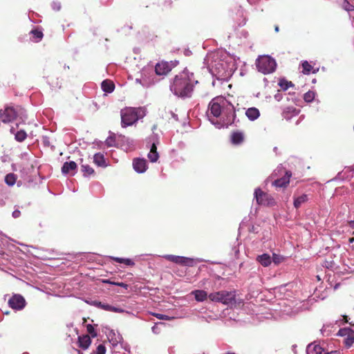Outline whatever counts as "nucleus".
<instances>
[{"instance_id": "1", "label": "nucleus", "mask_w": 354, "mask_h": 354, "mask_svg": "<svg viewBox=\"0 0 354 354\" xmlns=\"http://www.w3.org/2000/svg\"><path fill=\"white\" fill-rule=\"evenodd\" d=\"M207 115L211 123L218 129L232 124L236 117L233 104L223 97L214 98L210 102Z\"/></svg>"}, {"instance_id": "2", "label": "nucleus", "mask_w": 354, "mask_h": 354, "mask_svg": "<svg viewBox=\"0 0 354 354\" xmlns=\"http://www.w3.org/2000/svg\"><path fill=\"white\" fill-rule=\"evenodd\" d=\"M198 83L194 74L185 69L176 75L170 84L171 91L176 96L181 98L192 97L194 87Z\"/></svg>"}, {"instance_id": "3", "label": "nucleus", "mask_w": 354, "mask_h": 354, "mask_svg": "<svg viewBox=\"0 0 354 354\" xmlns=\"http://www.w3.org/2000/svg\"><path fill=\"white\" fill-rule=\"evenodd\" d=\"M236 69L234 59L230 56H225L223 59H215L209 67V72L218 81L227 82Z\"/></svg>"}, {"instance_id": "4", "label": "nucleus", "mask_w": 354, "mask_h": 354, "mask_svg": "<svg viewBox=\"0 0 354 354\" xmlns=\"http://www.w3.org/2000/svg\"><path fill=\"white\" fill-rule=\"evenodd\" d=\"M120 115L121 125L122 127H127L133 125L139 119L144 118L146 115V110L143 107H127L121 110Z\"/></svg>"}, {"instance_id": "5", "label": "nucleus", "mask_w": 354, "mask_h": 354, "mask_svg": "<svg viewBox=\"0 0 354 354\" xmlns=\"http://www.w3.org/2000/svg\"><path fill=\"white\" fill-rule=\"evenodd\" d=\"M0 118L4 123L11 122L15 120L19 123H24L27 119L26 111L20 106H7L0 111Z\"/></svg>"}, {"instance_id": "6", "label": "nucleus", "mask_w": 354, "mask_h": 354, "mask_svg": "<svg viewBox=\"0 0 354 354\" xmlns=\"http://www.w3.org/2000/svg\"><path fill=\"white\" fill-rule=\"evenodd\" d=\"M209 299L212 301L220 302L228 306H233L236 304V292L234 290L212 292L209 295Z\"/></svg>"}, {"instance_id": "7", "label": "nucleus", "mask_w": 354, "mask_h": 354, "mask_svg": "<svg viewBox=\"0 0 354 354\" xmlns=\"http://www.w3.org/2000/svg\"><path fill=\"white\" fill-rule=\"evenodd\" d=\"M258 71L263 74L273 73L277 67L275 60L268 55L259 56L256 60Z\"/></svg>"}, {"instance_id": "8", "label": "nucleus", "mask_w": 354, "mask_h": 354, "mask_svg": "<svg viewBox=\"0 0 354 354\" xmlns=\"http://www.w3.org/2000/svg\"><path fill=\"white\" fill-rule=\"evenodd\" d=\"M254 196L257 204L259 205L272 207L276 205V201L273 196L263 192L260 188L255 189Z\"/></svg>"}, {"instance_id": "9", "label": "nucleus", "mask_w": 354, "mask_h": 354, "mask_svg": "<svg viewBox=\"0 0 354 354\" xmlns=\"http://www.w3.org/2000/svg\"><path fill=\"white\" fill-rule=\"evenodd\" d=\"M162 257L171 262L175 263L176 264L187 266H194L197 262H201V260L195 259L193 258L181 257V256H176L173 254H165L162 256Z\"/></svg>"}, {"instance_id": "10", "label": "nucleus", "mask_w": 354, "mask_h": 354, "mask_svg": "<svg viewBox=\"0 0 354 354\" xmlns=\"http://www.w3.org/2000/svg\"><path fill=\"white\" fill-rule=\"evenodd\" d=\"M8 305L15 310H22L26 306L24 298L19 295H15L8 300Z\"/></svg>"}, {"instance_id": "11", "label": "nucleus", "mask_w": 354, "mask_h": 354, "mask_svg": "<svg viewBox=\"0 0 354 354\" xmlns=\"http://www.w3.org/2000/svg\"><path fill=\"white\" fill-rule=\"evenodd\" d=\"M91 304L92 306H94L95 307H97L99 308L103 309V310H106V311H111V312H114V313H129L128 311H125L122 308L115 307V306H111V305L107 304H104V303H102L101 301H97V300L92 301L91 302Z\"/></svg>"}, {"instance_id": "12", "label": "nucleus", "mask_w": 354, "mask_h": 354, "mask_svg": "<svg viewBox=\"0 0 354 354\" xmlns=\"http://www.w3.org/2000/svg\"><path fill=\"white\" fill-rule=\"evenodd\" d=\"M172 68V64L167 62H161L156 64L155 72L158 75H163L168 73Z\"/></svg>"}, {"instance_id": "13", "label": "nucleus", "mask_w": 354, "mask_h": 354, "mask_svg": "<svg viewBox=\"0 0 354 354\" xmlns=\"http://www.w3.org/2000/svg\"><path fill=\"white\" fill-rule=\"evenodd\" d=\"M133 167L136 172L144 173L147 169V160L144 158H135L133 161Z\"/></svg>"}, {"instance_id": "14", "label": "nucleus", "mask_w": 354, "mask_h": 354, "mask_svg": "<svg viewBox=\"0 0 354 354\" xmlns=\"http://www.w3.org/2000/svg\"><path fill=\"white\" fill-rule=\"evenodd\" d=\"M308 195L306 194L293 195V205L296 209L301 207L302 205L305 204L308 201Z\"/></svg>"}, {"instance_id": "15", "label": "nucleus", "mask_w": 354, "mask_h": 354, "mask_svg": "<svg viewBox=\"0 0 354 354\" xmlns=\"http://www.w3.org/2000/svg\"><path fill=\"white\" fill-rule=\"evenodd\" d=\"M77 169V164L74 161L66 162L62 167L64 174L74 175Z\"/></svg>"}, {"instance_id": "16", "label": "nucleus", "mask_w": 354, "mask_h": 354, "mask_svg": "<svg viewBox=\"0 0 354 354\" xmlns=\"http://www.w3.org/2000/svg\"><path fill=\"white\" fill-rule=\"evenodd\" d=\"M109 340L113 346H116L118 344L121 343L122 341V335L111 330L107 335Z\"/></svg>"}, {"instance_id": "17", "label": "nucleus", "mask_w": 354, "mask_h": 354, "mask_svg": "<svg viewBox=\"0 0 354 354\" xmlns=\"http://www.w3.org/2000/svg\"><path fill=\"white\" fill-rule=\"evenodd\" d=\"M325 349L321 346L311 343L307 346L306 354H324Z\"/></svg>"}, {"instance_id": "18", "label": "nucleus", "mask_w": 354, "mask_h": 354, "mask_svg": "<svg viewBox=\"0 0 354 354\" xmlns=\"http://www.w3.org/2000/svg\"><path fill=\"white\" fill-rule=\"evenodd\" d=\"M286 175L283 178L275 180L273 182V185L275 187H286L289 183V179L291 176V172L286 171Z\"/></svg>"}, {"instance_id": "19", "label": "nucleus", "mask_w": 354, "mask_h": 354, "mask_svg": "<svg viewBox=\"0 0 354 354\" xmlns=\"http://www.w3.org/2000/svg\"><path fill=\"white\" fill-rule=\"evenodd\" d=\"M191 294L194 296L195 299L198 302L204 301L207 297L209 298V295L203 290H193Z\"/></svg>"}, {"instance_id": "20", "label": "nucleus", "mask_w": 354, "mask_h": 354, "mask_svg": "<svg viewBox=\"0 0 354 354\" xmlns=\"http://www.w3.org/2000/svg\"><path fill=\"white\" fill-rule=\"evenodd\" d=\"M299 113L298 109L292 106H288L283 111L282 115L286 120H289L292 116L298 115Z\"/></svg>"}, {"instance_id": "21", "label": "nucleus", "mask_w": 354, "mask_h": 354, "mask_svg": "<svg viewBox=\"0 0 354 354\" xmlns=\"http://www.w3.org/2000/svg\"><path fill=\"white\" fill-rule=\"evenodd\" d=\"M245 115L250 121H254L259 118L260 112L255 107H250L245 111Z\"/></svg>"}, {"instance_id": "22", "label": "nucleus", "mask_w": 354, "mask_h": 354, "mask_svg": "<svg viewBox=\"0 0 354 354\" xmlns=\"http://www.w3.org/2000/svg\"><path fill=\"white\" fill-rule=\"evenodd\" d=\"M257 261L263 266L267 267L272 263V259L268 254H263L257 257Z\"/></svg>"}, {"instance_id": "23", "label": "nucleus", "mask_w": 354, "mask_h": 354, "mask_svg": "<svg viewBox=\"0 0 354 354\" xmlns=\"http://www.w3.org/2000/svg\"><path fill=\"white\" fill-rule=\"evenodd\" d=\"M79 346L82 349H87L91 343V338L88 335L80 336L78 337Z\"/></svg>"}, {"instance_id": "24", "label": "nucleus", "mask_w": 354, "mask_h": 354, "mask_svg": "<svg viewBox=\"0 0 354 354\" xmlns=\"http://www.w3.org/2000/svg\"><path fill=\"white\" fill-rule=\"evenodd\" d=\"M15 129L14 127H11L10 132L11 133L15 135V138L18 142H23L27 138V133L24 130H20L15 133Z\"/></svg>"}, {"instance_id": "25", "label": "nucleus", "mask_w": 354, "mask_h": 354, "mask_svg": "<svg viewBox=\"0 0 354 354\" xmlns=\"http://www.w3.org/2000/svg\"><path fill=\"white\" fill-rule=\"evenodd\" d=\"M93 162L98 167H106V163L104 156L101 153H97L93 156Z\"/></svg>"}, {"instance_id": "26", "label": "nucleus", "mask_w": 354, "mask_h": 354, "mask_svg": "<svg viewBox=\"0 0 354 354\" xmlns=\"http://www.w3.org/2000/svg\"><path fill=\"white\" fill-rule=\"evenodd\" d=\"M148 158L151 162H156L158 158L159 155L157 152V147L155 143H153L150 148V151L148 153Z\"/></svg>"}, {"instance_id": "27", "label": "nucleus", "mask_w": 354, "mask_h": 354, "mask_svg": "<svg viewBox=\"0 0 354 354\" xmlns=\"http://www.w3.org/2000/svg\"><path fill=\"white\" fill-rule=\"evenodd\" d=\"M101 87L103 91L110 93L113 91L115 86L113 82L110 80H104L102 82Z\"/></svg>"}, {"instance_id": "28", "label": "nucleus", "mask_w": 354, "mask_h": 354, "mask_svg": "<svg viewBox=\"0 0 354 354\" xmlns=\"http://www.w3.org/2000/svg\"><path fill=\"white\" fill-rule=\"evenodd\" d=\"M243 134L241 132H234L232 134L231 141L234 145H239L243 140Z\"/></svg>"}, {"instance_id": "29", "label": "nucleus", "mask_w": 354, "mask_h": 354, "mask_svg": "<svg viewBox=\"0 0 354 354\" xmlns=\"http://www.w3.org/2000/svg\"><path fill=\"white\" fill-rule=\"evenodd\" d=\"M111 259H112L113 261H115L117 263H124L127 266H134V262L130 259H124V258H120V257H111Z\"/></svg>"}, {"instance_id": "30", "label": "nucleus", "mask_w": 354, "mask_h": 354, "mask_svg": "<svg viewBox=\"0 0 354 354\" xmlns=\"http://www.w3.org/2000/svg\"><path fill=\"white\" fill-rule=\"evenodd\" d=\"M17 177L14 174H8L5 177V182L8 186H13L16 183Z\"/></svg>"}, {"instance_id": "31", "label": "nucleus", "mask_w": 354, "mask_h": 354, "mask_svg": "<svg viewBox=\"0 0 354 354\" xmlns=\"http://www.w3.org/2000/svg\"><path fill=\"white\" fill-rule=\"evenodd\" d=\"M153 71L151 68H144L141 71V77L151 79L153 82Z\"/></svg>"}, {"instance_id": "32", "label": "nucleus", "mask_w": 354, "mask_h": 354, "mask_svg": "<svg viewBox=\"0 0 354 354\" xmlns=\"http://www.w3.org/2000/svg\"><path fill=\"white\" fill-rule=\"evenodd\" d=\"M81 170L84 176H88L94 174V169L88 165H82Z\"/></svg>"}, {"instance_id": "33", "label": "nucleus", "mask_w": 354, "mask_h": 354, "mask_svg": "<svg viewBox=\"0 0 354 354\" xmlns=\"http://www.w3.org/2000/svg\"><path fill=\"white\" fill-rule=\"evenodd\" d=\"M136 82L139 83V84H142L143 86H146V87H147V86H150L151 84H153V81L151 79L147 78L145 77H141L140 78H136Z\"/></svg>"}, {"instance_id": "34", "label": "nucleus", "mask_w": 354, "mask_h": 354, "mask_svg": "<svg viewBox=\"0 0 354 354\" xmlns=\"http://www.w3.org/2000/svg\"><path fill=\"white\" fill-rule=\"evenodd\" d=\"M30 33L32 35L33 38L37 42L40 41L43 37V32L41 30L37 29L32 30Z\"/></svg>"}, {"instance_id": "35", "label": "nucleus", "mask_w": 354, "mask_h": 354, "mask_svg": "<svg viewBox=\"0 0 354 354\" xmlns=\"http://www.w3.org/2000/svg\"><path fill=\"white\" fill-rule=\"evenodd\" d=\"M315 97V93L313 91H309L307 93H306L304 95V100L306 102H311L313 101Z\"/></svg>"}, {"instance_id": "36", "label": "nucleus", "mask_w": 354, "mask_h": 354, "mask_svg": "<svg viewBox=\"0 0 354 354\" xmlns=\"http://www.w3.org/2000/svg\"><path fill=\"white\" fill-rule=\"evenodd\" d=\"M123 141L127 143V147L124 146L125 150H132L134 148V141L129 138H123Z\"/></svg>"}, {"instance_id": "37", "label": "nucleus", "mask_w": 354, "mask_h": 354, "mask_svg": "<svg viewBox=\"0 0 354 354\" xmlns=\"http://www.w3.org/2000/svg\"><path fill=\"white\" fill-rule=\"evenodd\" d=\"M331 325L324 324L321 329V333L324 336H328L331 333Z\"/></svg>"}, {"instance_id": "38", "label": "nucleus", "mask_w": 354, "mask_h": 354, "mask_svg": "<svg viewBox=\"0 0 354 354\" xmlns=\"http://www.w3.org/2000/svg\"><path fill=\"white\" fill-rule=\"evenodd\" d=\"M301 66L304 74H309L313 68L312 66L307 61H304Z\"/></svg>"}, {"instance_id": "39", "label": "nucleus", "mask_w": 354, "mask_h": 354, "mask_svg": "<svg viewBox=\"0 0 354 354\" xmlns=\"http://www.w3.org/2000/svg\"><path fill=\"white\" fill-rule=\"evenodd\" d=\"M279 85L284 91H286L290 86H293V84L291 82H288L284 80H281L279 83Z\"/></svg>"}, {"instance_id": "40", "label": "nucleus", "mask_w": 354, "mask_h": 354, "mask_svg": "<svg viewBox=\"0 0 354 354\" xmlns=\"http://www.w3.org/2000/svg\"><path fill=\"white\" fill-rule=\"evenodd\" d=\"M272 261H273V263L276 265H278L280 263H281L284 258L283 256L281 255H279V254H277L275 253L273 254L272 255Z\"/></svg>"}, {"instance_id": "41", "label": "nucleus", "mask_w": 354, "mask_h": 354, "mask_svg": "<svg viewBox=\"0 0 354 354\" xmlns=\"http://www.w3.org/2000/svg\"><path fill=\"white\" fill-rule=\"evenodd\" d=\"M106 353V348L103 344H99L96 348V350L94 351L91 354H105Z\"/></svg>"}, {"instance_id": "42", "label": "nucleus", "mask_w": 354, "mask_h": 354, "mask_svg": "<svg viewBox=\"0 0 354 354\" xmlns=\"http://www.w3.org/2000/svg\"><path fill=\"white\" fill-rule=\"evenodd\" d=\"M105 142H106V145L108 147H115V146L116 145V144H115V138H114V136H109V137L106 138V140Z\"/></svg>"}, {"instance_id": "43", "label": "nucleus", "mask_w": 354, "mask_h": 354, "mask_svg": "<svg viewBox=\"0 0 354 354\" xmlns=\"http://www.w3.org/2000/svg\"><path fill=\"white\" fill-rule=\"evenodd\" d=\"M86 330L88 334L91 335V337H95L97 336V333L95 330L93 326H92L91 324H88L86 326Z\"/></svg>"}, {"instance_id": "44", "label": "nucleus", "mask_w": 354, "mask_h": 354, "mask_svg": "<svg viewBox=\"0 0 354 354\" xmlns=\"http://www.w3.org/2000/svg\"><path fill=\"white\" fill-rule=\"evenodd\" d=\"M343 8L347 10V11H351V10H354V6L353 5H351L348 1H347L346 0L344 1L343 2Z\"/></svg>"}, {"instance_id": "45", "label": "nucleus", "mask_w": 354, "mask_h": 354, "mask_svg": "<svg viewBox=\"0 0 354 354\" xmlns=\"http://www.w3.org/2000/svg\"><path fill=\"white\" fill-rule=\"evenodd\" d=\"M153 316L156 317L159 319L162 320H169L170 318L169 316L163 314H159V313H153Z\"/></svg>"}, {"instance_id": "46", "label": "nucleus", "mask_w": 354, "mask_h": 354, "mask_svg": "<svg viewBox=\"0 0 354 354\" xmlns=\"http://www.w3.org/2000/svg\"><path fill=\"white\" fill-rule=\"evenodd\" d=\"M51 6L54 10L59 11L61 8V3L59 1H53Z\"/></svg>"}, {"instance_id": "47", "label": "nucleus", "mask_w": 354, "mask_h": 354, "mask_svg": "<svg viewBox=\"0 0 354 354\" xmlns=\"http://www.w3.org/2000/svg\"><path fill=\"white\" fill-rule=\"evenodd\" d=\"M354 342L353 337H348L346 339V344L347 346H350Z\"/></svg>"}, {"instance_id": "48", "label": "nucleus", "mask_w": 354, "mask_h": 354, "mask_svg": "<svg viewBox=\"0 0 354 354\" xmlns=\"http://www.w3.org/2000/svg\"><path fill=\"white\" fill-rule=\"evenodd\" d=\"M113 285H115V286H120V287H122V288H124L126 289L128 288V285L127 283H123V282H115V283H113Z\"/></svg>"}, {"instance_id": "49", "label": "nucleus", "mask_w": 354, "mask_h": 354, "mask_svg": "<svg viewBox=\"0 0 354 354\" xmlns=\"http://www.w3.org/2000/svg\"><path fill=\"white\" fill-rule=\"evenodd\" d=\"M21 215V212L19 209H15L13 211L12 216L13 218H19Z\"/></svg>"}, {"instance_id": "50", "label": "nucleus", "mask_w": 354, "mask_h": 354, "mask_svg": "<svg viewBox=\"0 0 354 354\" xmlns=\"http://www.w3.org/2000/svg\"><path fill=\"white\" fill-rule=\"evenodd\" d=\"M151 330H152V332H153V333H155V334H158V333H159V332H160V331H159V328H158V327L156 325H154V326L152 327Z\"/></svg>"}, {"instance_id": "51", "label": "nucleus", "mask_w": 354, "mask_h": 354, "mask_svg": "<svg viewBox=\"0 0 354 354\" xmlns=\"http://www.w3.org/2000/svg\"><path fill=\"white\" fill-rule=\"evenodd\" d=\"M324 354H340V352L338 351H327L325 350V352Z\"/></svg>"}, {"instance_id": "52", "label": "nucleus", "mask_w": 354, "mask_h": 354, "mask_svg": "<svg viewBox=\"0 0 354 354\" xmlns=\"http://www.w3.org/2000/svg\"><path fill=\"white\" fill-rule=\"evenodd\" d=\"M102 281L103 283H109V284H112V285H113V283H115V281H111L110 279H102Z\"/></svg>"}, {"instance_id": "53", "label": "nucleus", "mask_w": 354, "mask_h": 354, "mask_svg": "<svg viewBox=\"0 0 354 354\" xmlns=\"http://www.w3.org/2000/svg\"><path fill=\"white\" fill-rule=\"evenodd\" d=\"M6 205V199L5 198H0V206L3 207Z\"/></svg>"}, {"instance_id": "54", "label": "nucleus", "mask_w": 354, "mask_h": 354, "mask_svg": "<svg viewBox=\"0 0 354 354\" xmlns=\"http://www.w3.org/2000/svg\"><path fill=\"white\" fill-rule=\"evenodd\" d=\"M349 226L354 229V220L349 221Z\"/></svg>"}, {"instance_id": "55", "label": "nucleus", "mask_w": 354, "mask_h": 354, "mask_svg": "<svg viewBox=\"0 0 354 354\" xmlns=\"http://www.w3.org/2000/svg\"><path fill=\"white\" fill-rule=\"evenodd\" d=\"M274 98L277 100V101H279L281 100V97L279 95H276L274 96Z\"/></svg>"}, {"instance_id": "56", "label": "nucleus", "mask_w": 354, "mask_h": 354, "mask_svg": "<svg viewBox=\"0 0 354 354\" xmlns=\"http://www.w3.org/2000/svg\"><path fill=\"white\" fill-rule=\"evenodd\" d=\"M274 30H275V32H279V26H276L274 27Z\"/></svg>"}, {"instance_id": "57", "label": "nucleus", "mask_w": 354, "mask_h": 354, "mask_svg": "<svg viewBox=\"0 0 354 354\" xmlns=\"http://www.w3.org/2000/svg\"><path fill=\"white\" fill-rule=\"evenodd\" d=\"M45 145H48V142L46 140V138H44V140Z\"/></svg>"}, {"instance_id": "58", "label": "nucleus", "mask_w": 354, "mask_h": 354, "mask_svg": "<svg viewBox=\"0 0 354 354\" xmlns=\"http://www.w3.org/2000/svg\"><path fill=\"white\" fill-rule=\"evenodd\" d=\"M244 24H245V19H243V24H240L239 25L241 26V25H244Z\"/></svg>"}, {"instance_id": "59", "label": "nucleus", "mask_w": 354, "mask_h": 354, "mask_svg": "<svg viewBox=\"0 0 354 354\" xmlns=\"http://www.w3.org/2000/svg\"><path fill=\"white\" fill-rule=\"evenodd\" d=\"M273 150H274V151H275V152H276V151H277V147H275L274 148V149H273Z\"/></svg>"}, {"instance_id": "60", "label": "nucleus", "mask_w": 354, "mask_h": 354, "mask_svg": "<svg viewBox=\"0 0 354 354\" xmlns=\"http://www.w3.org/2000/svg\"><path fill=\"white\" fill-rule=\"evenodd\" d=\"M215 84H216L215 80H214V81L212 82V85H213V86H215Z\"/></svg>"}, {"instance_id": "61", "label": "nucleus", "mask_w": 354, "mask_h": 354, "mask_svg": "<svg viewBox=\"0 0 354 354\" xmlns=\"http://www.w3.org/2000/svg\"><path fill=\"white\" fill-rule=\"evenodd\" d=\"M124 350H126V351H129V348H127V347H125V348H124Z\"/></svg>"}, {"instance_id": "62", "label": "nucleus", "mask_w": 354, "mask_h": 354, "mask_svg": "<svg viewBox=\"0 0 354 354\" xmlns=\"http://www.w3.org/2000/svg\"><path fill=\"white\" fill-rule=\"evenodd\" d=\"M65 68H69V66H64Z\"/></svg>"}, {"instance_id": "63", "label": "nucleus", "mask_w": 354, "mask_h": 354, "mask_svg": "<svg viewBox=\"0 0 354 354\" xmlns=\"http://www.w3.org/2000/svg\"><path fill=\"white\" fill-rule=\"evenodd\" d=\"M65 68H69V66H64Z\"/></svg>"}, {"instance_id": "64", "label": "nucleus", "mask_w": 354, "mask_h": 354, "mask_svg": "<svg viewBox=\"0 0 354 354\" xmlns=\"http://www.w3.org/2000/svg\"><path fill=\"white\" fill-rule=\"evenodd\" d=\"M65 68H69V66H64Z\"/></svg>"}]
</instances>
